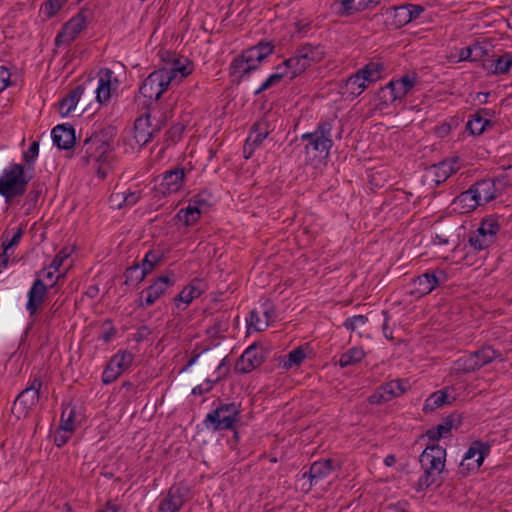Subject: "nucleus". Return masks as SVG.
<instances>
[{"label":"nucleus","instance_id":"obj_1","mask_svg":"<svg viewBox=\"0 0 512 512\" xmlns=\"http://www.w3.org/2000/svg\"><path fill=\"white\" fill-rule=\"evenodd\" d=\"M188 59L176 60L170 68H161L150 73L139 88V93L149 101H157L177 79L181 81L193 72Z\"/></svg>","mask_w":512,"mask_h":512},{"label":"nucleus","instance_id":"obj_2","mask_svg":"<svg viewBox=\"0 0 512 512\" xmlns=\"http://www.w3.org/2000/svg\"><path fill=\"white\" fill-rule=\"evenodd\" d=\"M275 46L272 42L261 41L242 53L236 55L230 63V76L239 80L248 75L251 71L258 69L260 64L274 52Z\"/></svg>","mask_w":512,"mask_h":512},{"label":"nucleus","instance_id":"obj_3","mask_svg":"<svg viewBox=\"0 0 512 512\" xmlns=\"http://www.w3.org/2000/svg\"><path fill=\"white\" fill-rule=\"evenodd\" d=\"M423 475L416 483L417 491H424L437 481V477L445 468L446 449L438 444L427 446L420 455Z\"/></svg>","mask_w":512,"mask_h":512},{"label":"nucleus","instance_id":"obj_4","mask_svg":"<svg viewBox=\"0 0 512 512\" xmlns=\"http://www.w3.org/2000/svg\"><path fill=\"white\" fill-rule=\"evenodd\" d=\"M29 181L30 177L25 174L23 165L10 164L3 170L0 177V195L5 198L6 203H9L15 197L25 193Z\"/></svg>","mask_w":512,"mask_h":512},{"label":"nucleus","instance_id":"obj_5","mask_svg":"<svg viewBox=\"0 0 512 512\" xmlns=\"http://www.w3.org/2000/svg\"><path fill=\"white\" fill-rule=\"evenodd\" d=\"M240 421V410L235 403H225L207 414L204 424L213 430L233 429Z\"/></svg>","mask_w":512,"mask_h":512},{"label":"nucleus","instance_id":"obj_6","mask_svg":"<svg viewBox=\"0 0 512 512\" xmlns=\"http://www.w3.org/2000/svg\"><path fill=\"white\" fill-rule=\"evenodd\" d=\"M42 386L43 383L41 379L34 378L30 384L19 393L12 406V413L18 419L26 417L38 404Z\"/></svg>","mask_w":512,"mask_h":512},{"label":"nucleus","instance_id":"obj_7","mask_svg":"<svg viewBox=\"0 0 512 512\" xmlns=\"http://www.w3.org/2000/svg\"><path fill=\"white\" fill-rule=\"evenodd\" d=\"M332 123L330 121L320 122L313 132L304 133L302 140L308 141L305 150L308 153L310 149L327 156L333 146L331 139Z\"/></svg>","mask_w":512,"mask_h":512},{"label":"nucleus","instance_id":"obj_8","mask_svg":"<svg viewBox=\"0 0 512 512\" xmlns=\"http://www.w3.org/2000/svg\"><path fill=\"white\" fill-rule=\"evenodd\" d=\"M490 452V445L482 441H474L463 456L458 473L466 477L477 472L482 466L485 457Z\"/></svg>","mask_w":512,"mask_h":512},{"label":"nucleus","instance_id":"obj_9","mask_svg":"<svg viewBox=\"0 0 512 512\" xmlns=\"http://www.w3.org/2000/svg\"><path fill=\"white\" fill-rule=\"evenodd\" d=\"M447 280V274L442 269H432L412 279L410 294L419 298L431 293L437 286Z\"/></svg>","mask_w":512,"mask_h":512},{"label":"nucleus","instance_id":"obj_10","mask_svg":"<svg viewBox=\"0 0 512 512\" xmlns=\"http://www.w3.org/2000/svg\"><path fill=\"white\" fill-rule=\"evenodd\" d=\"M499 229V223L495 219H484L478 229L470 234L468 242L474 250H484L494 243Z\"/></svg>","mask_w":512,"mask_h":512},{"label":"nucleus","instance_id":"obj_11","mask_svg":"<svg viewBox=\"0 0 512 512\" xmlns=\"http://www.w3.org/2000/svg\"><path fill=\"white\" fill-rule=\"evenodd\" d=\"M110 150V144L100 136L86 138L79 150L81 161L84 165L98 163L105 160Z\"/></svg>","mask_w":512,"mask_h":512},{"label":"nucleus","instance_id":"obj_12","mask_svg":"<svg viewBox=\"0 0 512 512\" xmlns=\"http://www.w3.org/2000/svg\"><path fill=\"white\" fill-rule=\"evenodd\" d=\"M134 355L127 350H120L113 355L102 374V382L110 384L122 375L133 363Z\"/></svg>","mask_w":512,"mask_h":512},{"label":"nucleus","instance_id":"obj_13","mask_svg":"<svg viewBox=\"0 0 512 512\" xmlns=\"http://www.w3.org/2000/svg\"><path fill=\"white\" fill-rule=\"evenodd\" d=\"M174 285V280L169 276H160L154 282L140 293L137 302L138 308H146L153 305L166 290Z\"/></svg>","mask_w":512,"mask_h":512},{"label":"nucleus","instance_id":"obj_14","mask_svg":"<svg viewBox=\"0 0 512 512\" xmlns=\"http://www.w3.org/2000/svg\"><path fill=\"white\" fill-rule=\"evenodd\" d=\"M265 360V351L255 344L249 346L235 364V372L247 374L258 368Z\"/></svg>","mask_w":512,"mask_h":512},{"label":"nucleus","instance_id":"obj_15","mask_svg":"<svg viewBox=\"0 0 512 512\" xmlns=\"http://www.w3.org/2000/svg\"><path fill=\"white\" fill-rule=\"evenodd\" d=\"M188 489L182 484L172 485L158 506L157 512H178L186 501Z\"/></svg>","mask_w":512,"mask_h":512},{"label":"nucleus","instance_id":"obj_16","mask_svg":"<svg viewBox=\"0 0 512 512\" xmlns=\"http://www.w3.org/2000/svg\"><path fill=\"white\" fill-rule=\"evenodd\" d=\"M87 20L83 13H78L64 24L55 38V45H68L86 28Z\"/></svg>","mask_w":512,"mask_h":512},{"label":"nucleus","instance_id":"obj_17","mask_svg":"<svg viewBox=\"0 0 512 512\" xmlns=\"http://www.w3.org/2000/svg\"><path fill=\"white\" fill-rule=\"evenodd\" d=\"M415 85V79L408 75L398 80L390 81L383 89V98L385 102L393 103L398 99L404 98Z\"/></svg>","mask_w":512,"mask_h":512},{"label":"nucleus","instance_id":"obj_18","mask_svg":"<svg viewBox=\"0 0 512 512\" xmlns=\"http://www.w3.org/2000/svg\"><path fill=\"white\" fill-rule=\"evenodd\" d=\"M118 86V80L109 68H103L98 74V84L95 89L96 100L99 103H107L111 98V93Z\"/></svg>","mask_w":512,"mask_h":512},{"label":"nucleus","instance_id":"obj_19","mask_svg":"<svg viewBox=\"0 0 512 512\" xmlns=\"http://www.w3.org/2000/svg\"><path fill=\"white\" fill-rule=\"evenodd\" d=\"M185 169L182 167H176L174 169L165 171L162 174V180L159 184V191L163 194H171L178 192L184 182Z\"/></svg>","mask_w":512,"mask_h":512},{"label":"nucleus","instance_id":"obj_20","mask_svg":"<svg viewBox=\"0 0 512 512\" xmlns=\"http://www.w3.org/2000/svg\"><path fill=\"white\" fill-rule=\"evenodd\" d=\"M471 188L474 190L476 198L481 205H484L503 194V192L499 190V186L495 179H483L477 181L471 186Z\"/></svg>","mask_w":512,"mask_h":512},{"label":"nucleus","instance_id":"obj_21","mask_svg":"<svg viewBox=\"0 0 512 512\" xmlns=\"http://www.w3.org/2000/svg\"><path fill=\"white\" fill-rule=\"evenodd\" d=\"M47 291V286L40 278L34 280L28 292V301L26 303V310L29 312L30 316L37 314L39 308L44 303Z\"/></svg>","mask_w":512,"mask_h":512},{"label":"nucleus","instance_id":"obj_22","mask_svg":"<svg viewBox=\"0 0 512 512\" xmlns=\"http://www.w3.org/2000/svg\"><path fill=\"white\" fill-rule=\"evenodd\" d=\"M158 130L159 128H151L150 114L148 112L144 113L134 123L135 142L140 147L146 145Z\"/></svg>","mask_w":512,"mask_h":512},{"label":"nucleus","instance_id":"obj_23","mask_svg":"<svg viewBox=\"0 0 512 512\" xmlns=\"http://www.w3.org/2000/svg\"><path fill=\"white\" fill-rule=\"evenodd\" d=\"M53 143L59 149H70L74 146L76 137L75 130L70 124H60L53 128L51 132Z\"/></svg>","mask_w":512,"mask_h":512},{"label":"nucleus","instance_id":"obj_24","mask_svg":"<svg viewBox=\"0 0 512 512\" xmlns=\"http://www.w3.org/2000/svg\"><path fill=\"white\" fill-rule=\"evenodd\" d=\"M460 169L459 159L451 158L441 161L438 164L433 165L430 168V172L433 174V181L439 185L445 182L452 174L456 173Z\"/></svg>","mask_w":512,"mask_h":512},{"label":"nucleus","instance_id":"obj_25","mask_svg":"<svg viewBox=\"0 0 512 512\" xmlns=\"http://www.w3.org/2000/svg\"><path fill=\"white\" fill-rule=\"evenodd\" d=\"M451 205L453 211L460 214H466L474 211L481 204L476 198L474 190L470 187L467 191L460 193L456 198H454Z\"/></svg>","mask_w":512,"mask_h":512},{"label":"nucleus","instance_id":"obj_26","mask_svg":"<svg viewBox=\"0 0 512 512\" xmlns=\"http://www.w3.org/2000/svg\"><path fill=\"white\" fill-rule=\"evenodd\" d=\"M369 86L364 78L357 71L341 85V93L347 98L354 99L358 97Z\"/></svg>","mask_w":512,"mask_h":512},{"label":"nucleus","instance_id":"obj_27","mask_svg":"<svg viewBox=\"0 0 512 512\" xmlns=\"http://www.w3.org/2000/svg\"><path fill=\"white\" fill-rule=\"evenodd\" d=\"M300 58L304 61L307 68L314 63L321 62L325 57V48L321 44L313 45L306 43L297 48Z\"/></svg>","mask_w":512,"mask_h":512},{"label":"nucleus","instance_id":"obj_28","mask_svg":"<svg viewBox=\"0 0 512 512\" xmlns=\"http://www.w3.org/2000/svg\"><path fill=\"white\" fill-rule=\"evenodd\" d=\"M334 469L333 460L325 459L314 462L308 472L303 473L302 477H308L311 483L320 480L329 475Z\"/></svg>","mask_w":512,"mask_h":512},{"label":"nucleus","instance_id":"obj_29","mask_svg":"<svg viewBox=\"0 0 512 512\" xmlns=\"http://www.w3.org/2000/svg\"><path fill=\"white\" fill-rule=\"evenodd\" d=\"M489 115V110L480 109L470 117L466 124V129L474 136L481 135L485 131L486 126L490 123V121L485 118V116Z\"/></svg>","mask_w":512,"mask_h":512},{"label":"nucleus","instance_id":"obj_30","mask_svg":"<svg viewBox=\"0 0 512 512\" xmlns=\"http://www.w3.org/2000/svg\"><path fill=\"white\" fill-rule=\"evenodd\" d=\"M202 281L194 279L189 285L184 287L178 296L174 299L175 303L181 302L186 306L189 305L194 299L198 298L203 290L201 288Z\"/></svg>","mask_w":512,"mask_h":512},{"label":"nucleus","instance_id":"obj_31","mask_svg":"<svg viewBox=\"0 0 512 512\" xmlns=\"http://www.w3.org/2000/svg\"><path fill=\"white\" fill-rule=\"evenodd\" d=\"M281 66L285 67L286 74L290 80H293L297 76L301 75L307 69V66L305 65L302 58H300V54L297 50L292 57L284 60L281 63Z\"/></svg>","mask_w":512,"mask_h":512},{"label":"nucleus","instance_id":"obj_32","mask_svg":"<svg viewBox=\"0 0 512 512\" xmlns=\"http://www.w3.org/2000/svg\"><path fill=\"white\" fill-rule=\"evenodd\" d=\"M454 419L452 416L446 417L442 423L438 424L435 427H432L427 430L426 436L433 441H438L442 438H446L450 435L451 430L453 428Z\"/></svg>","mask_w":512,"mask_h":512},{"label":"nucleus","instance_id":"obj_33","mask_svg":"<svg viewBox=\"0 0 512 512\" xmlns=\"http://www.w3.org/2000/svg\"><path fill=\"white\" fill-rule=\"evenodd\" d=\"M268 134L269 132L267 122L259 121L253 125V130L249 134L246 144L259 146L267 138Z\"/></svg>","mask_w":512,"mask_h":512},{"label":"nucleus","instance_id":"obj_34","mask_svg":"<svg viewBox=\"0 0 512 512\" xmlns=\"http://www.w3.org/2000/svg\"><path fill=\"white\" fill-rule=\"evenodd\" d=\"M201 210L198 206L194 205L191 201L186 208L180 209L176 215L180 222L186 226L193 225L200 219Z\"/></svg>","mask_w":512,"mask_h":512},{"label":"nucleus","instance_id":"obj_35","mask_svg":"<svg viewBox=\"0 0 512 512\" xmlns=\"http://www.w3.org/2000/svg\"><path fill=\"white\" fill-rule=\"evenodd\" d=\"M383 69L384 67L382 63L369 62L363 68L359 69L358 72L364 80L370 84L380 79Z\"/></svg>","mask_w":512,"mask_h":512},{"label":"nucleus","instance_id":"obj_36","mask_svg":"<svg viewBox=\"0 0 512 512\" xmlns=\"http://www.w3.org/2000/svg\"><path fill=\"white\" fill-rule=\"evenodd\" d=\"M449 403L448 394L446 390H439L432 393L426 400L423 406L424 412H431L444 404Z\"/></svg>","mask_w":512,"mask_h":512},{"label":"nucleus","instance_id":"obj_37","mask_svg":"<svg viewBox=\"0 0 512 512\" xmlns=\"http://www.w3.org/2000/svg\"><path fill=\"white\" fill-rule=\"evenodd\" d=\"M284 77H288L286 74V70L284 66L281 64L277 65L275 68V72L272 73L262 84L261 86L255 90V95L262 93L265 90L270 89L271 87L277 86Z\"/></svg>","mask_w":512,"mask_h":512},{"label":"nucleus","instance_id":"obj_38","mask_svg":"<svg viewBox=\"0 0 512 512\" xmlns=\"http://www.w3.org/2000/svg\"><path fill=\"white\" fill-rule=\"evenodd\" d=\"M306 358V353L303 348L298 347L293 349L280 360V365L283 369L289 370L294 366H299Z\"/></svg>","mask_w":512,"mask_h":512},{"label":"nucleus","instance_id":"obj_39","mask_svg":"<svg viewBox=\"0 0 512 512\" xmlns=\"http://www.w3.org/2000/svg\"><path fill=\"white\" fill-rule=\"evenodd\" d=\"M365 356L366 353L362 347H352L340 356L339 365L341 367L354 365L361 362Z\"/></svg>","mask_w":512,"mask_h":512},{"label":"nucleus","instance_id":"obj_40","mask_svg":"<svg viewBox=\"0 0 512 512\" xmlns=\"http://www.w3.org/2000/svg\"><path fill=\"white\" fill-rule=\"evenodd\" d=\"M473 353L463 355L454 362L453 369L459 373H471L478 370L477 360Z\"/></svg>","mask_w":512,"mask_h":512},{"label":"nucleus","instance_id":"obj_41","mask_svg":"<svg viewBox=\"0 0 512 512\" xmlns=\"http://www.w3.org/2000/svg\"><path fill=\"white\" fill-rule=\"evenodd\" d=\"M512 67V54L505 53L494 60L489 68L492 74H505Z\"/></svg>","mask_w":512,"mask_h":512},{"label":"nucleus","instance_id":"obj_42","mask_svg":"<svg viewBox=\"0 0 512 512\" xmlns=\"http://www.w3.org/2000/svg\"><path fill=\"white\" fill-rule=\"evenodd\" d=\"M229 329V317L226 316L224 313L217 316L214 319L213 324L211 327L207 330L208 334L211 337H222V335L227 332Z\"/></svg>","mask_w":512,"mask_h":512},{"label":"nucleus","instance_id":"obj_43","mask_svg":"<svg viewBox=\"0 0 512 512\" xmlns=\"http://www.w3.org/2000/svg\"><path fill=\"white\" fill-rule=\"evenodd\" d=\"M124 276V284L131 286L141 283L147 275L145 274V271L140 268L139 264H135L126 269Z\"/></svg>","mask_w":512,"mask_h":512},{"label":"nucleus","instance_id":"obj_44","mask_svg":"<svg viewBox=\"0 0 512 512\" xmlns=\"http://www.w3.org/2000/svg\"><path fill=\"white\" fill-rule=\"evenodd\" d=\"M475 360H477L478 368L491 363L498 355L497 352L490 346H485L482 349L473 352Z\"/></svg>","mask_w":512,"mask_h":512},{"label":"nucleus","instance_id":"obj_45","mask_svg":"<svg viewBox=\"0 0 512 512\" xmlns=\"http://www.w3.org/2000/svg\"><path fill=\"white\" fill-rule=\"evenodd\" d=\"M367 322H368L367 316L355 315L353 317L347 318L344 321L343 326L347 330H351L352 332H357L359 334V336L362 337L364 334V331L362 330V328L366 325Z\"/></svg>","mask_w":512,"mask_h":512},{"label":"nucleus","instance_id":"obj_46","mask_svg":"<svg viewBox=\"0 0 512 512\" xmlns=\"http://www.w3.org/2000/svg\"><path fill=\"white\" fill-rule=\"evenodd\" d=\"M185 131L183 123H176L165 133L164 143L166 147L176 144L182 138Z\"/></svg>","mask_w":512,"mask_h":512},{"label":"nucleus","instance_id":"obj_47","mask_svg":"<svg viewBox=\"0 0 512 512\" xmlns=\"http://www.w3.org/2000/svg\"><path fill=\"white\" fill-rule=\"evenodd\" d=\"M342 15H350L354 12L363 11L370 8L366 0H341Z\"/></svg>","mask_w":512,"mask_h":512},{"label":"nucleus","instance_id":"obj_48","mask_svg":"<svg viewBox=\"0 0 512 512\" xmlns=\"http://www.w3.org/2000/svg\"><path fill=\"white\" fill-rule=\"evenodd\" d=\"M472 49L473 61H481L489 56L492 45L487 41H477L470 45Z\"/></svg>","mask_w":512,"mask_h":512},{"label":"nucleus","instance_id":"obj_49","mask_svg":"<svg viewBox=\"0 0 512 512\" xmlns=\"http://www.w3.org/2000/svg\"><path fill=\"white\" fill-rule=\"evenodd\" d=\"M59 428H61L64 431V433H68V434L73 433V431L75 430L74 409L73 408H66L63 410Z\"/></svg>","mask_w":512,"mask_h":512},{"label":"nucleus","instance_id":"obj_50","mask_svg":"<svg viewBox=\"0 0 512 512\" xmlns=\"http://www.w3.org/2000/svg\"><path fill=\"white\" fill-rule=\"evenodd\" d=\"M495 181L503 193L507 188L512 187V165L505 167Z\"/></svg>","mask_w":512,"mask_h":512},{"label":"nucleus","instance_id":"obj_51","mask_svg":"<svg viewBox=\"0 0 512 512\" xmlns=\"http://www.w3.org/2000/svg\"><path fill=\"white\" fill-rule=\"evenodd\" d=\"M383 385H384V387L387 391V394L389 395L391 400L395 397L401 396L406 390V388L404 387V384L401 380H393V381L387 382Z\"/></svg>","mask_w":512,"mask_h":512},{"label":"nucleus","instance_id":"obj_52","mask_svg":"<svg viewBox=\"0 0 512 512\" xmlns=\"http://www.w3.org/2000/svg\"><path fill=\"white\" fill-rule=\"evenodd\" d=\"M249 326L253 327L255 331H263L267 326V321L264 320L259 309H254L250 313Z\"/></svg>","mask_w":512,"mask_h":512},{"label":"nucleus","instance_id":"obj_53","mask_svg":"<svg viewBox=\"0 0 512 512\" xmlns=\"http://www.w3.org/2000/svg\"><path fill=\"white\" fill-rule=\"evenodd\" d=\"M390 397L384 385H381L373 394L368 397V402L372 405H379L390 401Z\"/></svg>","mask_w":512,"mask_h":512},{"label":"nucleus","instance_id":"obj_54","mask_svg":"<svg viewBox=\"0 0 512 512\" xmlns=\"http://www.w3.org/2000/svg\"><path fill=\"white\" fill-rule=\"evenodd\" d=\"M71 252L72 250L68 247L61 249L52 260L50 268L54 271H58L63 265L64 261L70 257Z\"/></svg>","mask_w":512,"mask_h":512},{"label":"nucleus","instance_id":"obj_55","mask_svg":"<svg viewBox=\"0 0 512 512\" xmlns=\"http://www.w3.org/2000/svg\"><path fill=\"white\" fill-rule=\"evenodd\" d=\"M77 101L74 96L68 94L62 100L59 101V112L62 116H67L77 105Z\"/></svg>","mask_w":512,"mask_h":512},{"label":"nucleus","instance_id":"obj_56","mask_svg":"<svg viewBox=\"0 0 512 512\" xmlns=\"http://www.w3.org/2000/svg\"><path fill=\"white\" fill-rule=\"evenodd\" d=\"M259 310H260L262 316L264 317V320L267 321V326H269V324L271 322L275 321V319H276L275 308L271 302L266 301L259 307Z\"/></svg>","mask_w":512,"mask_h":512},{"label":"nucleus","instance_id":"obj_57","mask_svg":"<svg viewBox=\"0 0 512 512\" xmlns=\"http://www.w3.org/2000/svg\"><path fill=\"white\" fill-rule=\"evenodd\" d=\"M22 235V228H17L13 233L11 239H8L7 233H4L3 237H5V240L2 242V248H4L5 250H9L12 247L16 246L20 242Z\"/></svg>","mask_w":512,"mask_h":512},{"label":"nucleus","instance_id":"obj_58","mask_svg":"<svg viewBox=\"0 0 512 512\" xmlns=\"http://www.w3.org/2000/svg\"><path fill=\"white\" fill-rule=\"evenodd\" d=\"M39 154V143L37 141H33L28 150L23 153V158L25 162L29 165H33L36 158Z\"/></svg>","mask_w":512,"mask_h":512},{"label":"nucleus","instance_id":"obj_59","mask_svg":"<svg viewBox=\"0 0 512 512\" xmlns=\"http://www.w3.org/2000/svg\"><path fill=\"white\" fill-rule=\"evenodd\" d=\"M122 193L125 208L134 206L141 198V191L126 190L122 191Z\"/></svg>","mask_w":512,"mask_h":512},{"label":"nucleus","instance_id":"obj_60","mask_svg":"<svg viewBox=\"0 0 512 512\" xmlns=\"http://www.w3.org/2000/svg\"><path fill=\"white\" fill-rule=\"evenodd\" d=\"M109 204L112 209L119 210L125 208L122 191L114 190L109 197Z\"/></svg>","mask_w":512,"mask_h":512},{"label":"nucleus","instance_id":"obj_61","mask_svg":"<svg viewBox=\"0 0 512 512\" xmlns=\"http://www.w3.org/2000/svg\"><path fill=\"white\" fill-rule=\"evenodd\" d=\"M103 327H104V330H103L102 334L100 335V339L103 340L105 343H108L115 336L116 329L111 324V322L108 320L104 323Z\"/></svg>","mask_w":512,"mask_h":512},{"label":"nucleus","instance_id":"obj_62","mask_svg":"<svg viewBox=\"0 0 512 512\" xmlns=\"http://www.w3.org/2000/svg\"><path fill=\"white\" fill-rule=\"evenodd\" d=\"M408 13V5L395 8V17L398 18L400 24H407L411 22V16H409Z\"/></svg>","mask_w":512,"mask_h":512},{"label":"nucleus","instance_id":"obj_63","mask_svg":"<svg viewBox=\"0 0 512 512\" xmlns=\"http://www.w3.org/2000/svg\"><path fill=\"white\" fill-rule=\"evenodd\" d=\"M215 382L216 381H211L209 379L205 380L204 383L197 385L192 389V394L201 396L203 394L210 392Z\"/></svg>","mask_w":512,"mask_h":512},{"label":"nucleus","instance_id":"obj_64","mask_svg":"<svg viewBox=\"0 0 512 512\" xmlns=\"http://www.w3.org/2000/svg\"><path fill=\"white\" fill-rule=\"evenodd\" d=\"M62 7L60 0H48L45 3V13L48 17L54 16Z\"/></svg>","mask_w":512,"mask_h":512}]
</instances>
